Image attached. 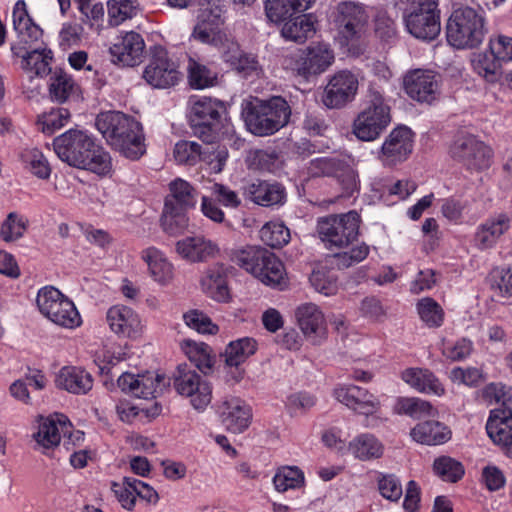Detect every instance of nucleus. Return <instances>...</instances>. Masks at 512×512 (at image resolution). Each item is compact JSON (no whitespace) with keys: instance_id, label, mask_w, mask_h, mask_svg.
Masks as SVG:
<instances>
[{"instance_id":"nucleus-11","label":"nucleus","mask_w":512,"mask_h":512,"mask_svg":"<svg viewBox=\"0 0 512 512\" xmlns=\"http://www.w3.org/2000/svg\"><path fill=\"white\" fill-rule=\"evenodd\" d=\"M368 15L365 9L353 2H343L337 6L334 26L337 40L342 46L358 41L365 32Z\"/></svg>"},{"instance_id":"nucleus-53","label":"nucleus","mask_w":512,"mask_h":512,"mask_svg":"<svg viewBox=\"0 0 512 512\" xmlns=\"http://www.w3.org/2000/svg\"><path fill=\"white\" fill-rule=\"evenodd\" d=\"M133 481H136L134 477H123L120 482H112L111 490L115 497L126 510H133L136 504V490L137 486Z\"/></svg>"},{"instance_id":"nucleus-22","label":"nucleus","mask_w":512,"mask_h":512,"mask_svg":"<svg viewBox=\"0 0 512 512\" xmlns=\"http://www.w3.org/2000/svg\"><path fill=\"white\" fill-rule=\"evenodd\" d=\"M335 61V55L327 43H317L306 48L296 64L297 74L309 78L325 72Z\"/></svg>"},{"instance_id":"nucleus-58","label":"nucleus","mask_w":512,"mask_h":512,"mask_svg":"<svg viewBox=\"0 0 512 512\" xmlns=\"http://www.w3.org/2000/svg\"><path fill=\"white\" fill-rule=\"evenodd\" d=\"M378 490L385 499L397 502L403 495V489L400 480L394 474L379 473Z\"/></svg>"},{"instance_id":"nucleus-17","label":"nucleus","mask_w":512,"mask_h":512,"mask_svg":"<svg viewBox=\"0 0 512 512\" xmlns=\"http://www.w3.org/2000/svg\"><path fill=\"white\" fill-rule=\"evenodd\" d=\"M403 88L411 99L432 104L440 95V80L432 70L414 69L405 74Z\"/></svg>"},{"instance_id":"nucleus-40","label":"nucleus","mask_w":512,"mask_h":512,"mask_svg":"<svg viewBox=\"0 0 512 512\" xmlns=\"http://www.w3.org/2000/svg\"><path fill=\"white\" fill-rule=\"evenodd\" d=\"M197 196L196 189L189 182L177 178L169 184L164 206L188 210L195 207Z\"/></svg>"},{"instance_id":"nucleus-47","label":"nucleus","mask_w":512,"mask_h":512,"mask_svg":"<svg viewBox=\"0 0 512 512\" xmlns=\"http://www.w3.org/2000/svg\"><path fill=\"white\" fill-rule=\"evenodd\" d=\"M161 225L163 230L171 236L183 234L189 226L187 210L164 206Z\"/></svg>"},{"instance_id":"nucleus-54","label":"nucleus","mask_w":512,"mask_h":512,"mask_svg":"<svg viewBox=\"0 0 512 512\" xmlns=\"http://www.w3.org/2000/svg\"><path fill=\"white\" fill-rule=\"evenodd\" d=\"M433 469L443 481L451 483L459 481L464 475L463 465L449 456L435 459Z\"/></svg>"},{"instance_id":"nucleus-8","label":"nucleus","mask_w":512,"mask_h":512,"mask_svg":"<svg viewBox=\"0 0 512 512\" xmlns=\"http://www.w3.org/2000/svg\"><path fill=\"white\" fill-rule=\"evenodd\" d=\"M36 303L41 314L58 326L73 329L82 323L73 301L53 286L41 288Z\"/></svg>"},{"instance_id":"nucleus-9","label":"nucleus","mask_w":512,"mask_h":512,"mask_svg":"<svg viewBox=\"0 0 512 512\" xmlns=\"http://www.w3.org/2000/svg\"><path fill=\"white\" fill-rule=\"evenodd\" d=\"M361 217L355 210L320 218L317 231L327 247L344 248L357 239Z\"/></svg>"},{"instance_id":"nucleus-39","label":"nucleus","mask_w":512,"mask_h":512,"mask_svg":"<svg viewBox=\"0 0 512 512\" xmlns=\"http://www.w3.org/2000/svg\"><path fill=\"white\" fill-rule=\"evenodd\" d=\"M410 435L418 443L440 445L451 438V431L443 423L430 420L417 424L411 430Z\"/></svg>"},{"instance_id":"nucleus-51","label":"nucleus","mask_w":512,"mask_h":512,"mask_svg":"<svg viewBox=\"0 0 512 512\" xmlns=\"http://www.w3.org/2000/svg\"><path fill=\"white\" fill-rule=\"evenodd\" d=\"M173 154L179 164L195 165L199 160L206 159V151L195 141L177 142Z\"/></svg>"},{"instance_id":"nucleus-26","label":"nucleus","mask_w":512,"mask_h":512,"mask_svg":"<svg viewBox=\"0 0 512 512\" xmlns=\"http://www.w3.org/2000/svg\"><path fill=\"white\" fill-rule=\"evenodd\" d=\"M511 219L506 213H497L478 225L474 233V245L479 250L496 246L500 238L510 229Z\"/></svg>"},{"instance_id":"nucleus-19","label":"nucleus","mask_w":512,"mask_h":512,"mask_svg":"<svg viewBox=\"0 0 512 512\" xmlns=\"http://www.w3.org/2000/svg\"><path fill=\"white\" fill-rule=\"evenodd\" d=\"M117 384L123 392L143 399L156 398L166 386L164 375L152 372L138 375L123 372L118 377Z\"/></svg>"},{"instance_id":"nucleus-2","label":"nucleus","mask_w":512,"mask_h":512,"mask_svg":"<svg viewBox=\"0 0 512 512\" xmlns=\"http://www.w3.org/2000/svg\"><path fill=\"white\" fill-rule=\"evenodd\" d=\"M95 126L107 143L124 157L137 160L145 154L143 128L134 117L119 111L102 112Z\"/></svg>"},{"instance_id":"nucleus-29","label":"nucleus","mask_w":512,"mask_h":512,"mask_svg":"<svg viewBox=\"0 0 512 512\" xmlns=\"http://www.w3.org/2000/svg\"><path fill=\"white\" fill-rule=\"evenodd\" d=\"M228 273L229 267L222 263L209 266L200 281L203 292L218 302L228 301L230 298Z\"/></svg>"},{"instance_id":"nucleus-1","label":"nucleus","mask_w":512,"mask_h":512,"mask_svg":"<svg viewBox=\"0 0 512 512\" xmlns=\"http://www.w3.org/2000/svg\"><path fill=\"white\" fill-rule=\"evenodd\" d=\"M53 149L61 161L72 167L99 175H105L111 169L109 153L87 131L67 130L54 138Z\"/></svg>"},{"instance_id":"nucleus-57","label":"nucleus","mask_w":512,"mask_h":512,"mask_svg":"<svg viewBox=\"0 0 512 512\" xmlns=\"http://www.w3.org/2000/svg\"><path fill=\"white\" fill-rule=\"evenodd\" d=\"M27 220L16 212H11L1 225L0 236L5 242H12L23 236Z\"/></svg>"},{"instance_id":"nucleus-5","label":"nucleus","mask_w":512,"mask_h":512,"mask_svg":"<svg viewBox=\"0 0 512 512\" xmlns=\"http://www.w3.org/2000/svg\"><path fill=\"white\" fill-rule=\"evenodd\" d=\"M486 32L484 11L481 8L459 7L452 12L446 25L447 42L457 49L479 46Z\"/></svg>"},{"instance_id":"nucleus-24","label":"nucleus","mask_w":512,"mask_h":512,"mask_svg":"<svg viewBox=\"0 0 512 512\" xmlns=\"http://www.w3.org/2000/svg\"><path fill=\"white\" fill-rule=\"evenodd\" d=\"M144 49L145 42L142 36L130 31L118 36L109 52L114 63L133 67L141 62Z\"/></svg>"},{"instance_id":"nucleus-30","label":"nucleus","mask_w":512,"mask_h":512,"mask_svg":"<svg viewBox=\"0 0 512 512\" xmlns=\"http://www.w3.org/2000/svg\"><path fill=\"white\" fill-rule=\"evenodd\" d=\"M12 54L22 58L21 67L35 76H44L51 71V61L53 54L50 49L45 47H35L28 50L22 46H11Z\"/></svg>"},{"instance_id":"nucleus-10","label":"nucleus","mask_w":512,"mask_h":512,"mask_svg":"<svg viewBox=\"0 0 512 512\" xmlns=\"http://www.w3.org/2000/svg\"><path fill=\"white\" fill-rule=\"evenodd\" d=\"M449 153L453 159L469 170H485L492 164V149L471 134L457 135L450 146Z\"/></svg>"},{"instance_id":"nucleus-55","label":"nucleus","mask_w":512,"mask_h":512,"mask_svg":"<svg viewBox=\"0 0 512 512\" xmlns=\"http://www.w3.org/2000/svg\"><path fill=\"white\" fill-rule=\"evenodd\" d=\"M137 11V5L132 0L108 1V17L112 26H118L125 20L133 18Z\"/></svg>"},{"instance_id":"nucleus-52","label":"nucleus","mask_w":512,"mask_h":512,"mask_svg":"<svg viewBox=\"0 0 512 512\" xmlns=\"http://www.w3.org/2000/svg\"><path fill=\"white\" fill-rule=\"evenodd\" d=\"M273 484L279 492L300 488L304 484V474L297 467H282L274 475Z\"/></svg>"},{"instance_id":"nucleus-28","label":"nucleus","mask_w":512,"mask_h":512,"mask_svg":"<svg viewBox=\"0 0 512 512\" xmlns=\"http://www.w3.org/2000/svg\"><path fill=\"white\" fill-rule=\"evenodd\" d=\"M258 348L257 341L251 337L239 338L231 341L225 349V363L230 368H237L252 356ZM244 371L236 369L235 371H227L226 381L234 384L243 378Z\"/></svg>"},{"instance_id":"nucleus-56","label":"nucleus","mask_w":512,"mask_h":512,"mask_svg":"<svg viewBox=\"0 0 512 512\" xmlns=\"http://www.w3.org/2000/svg\"><path fill=\"white\" fill-rule=\"evenodd\" d=\"M69 118L70 113L67 109H53L38 118L37 126L44 134L51 135L64 127L68 123Z\"/></svg>"},{"instance_id":"nucleus-31","label":"nucleus","mask_w":512,"mask_h":512,"mask_svg":"<svg viewBox=\"0 0 512 512\" xmlns=\"http://www.w3.org/2000/svg\"><path fill=\"white\" fill-rule=\"evenodd\" d=\"M177 253L189 262H204L210 257H214L219 248L213 241L204 236H190L176 243Z\"/></svg>"},{"instance_id":"nucleus-41","label":"nucleus","mask_w":512,"mask_h":512,"mask_svg":"<svg viewBox=\"0 0 512 512\" xmlns=\"http://www.w3.org/2000/svg\"><path fill=\"white\" fill-rule=\"evenodd\" d=\"M501 60L490 47L474 54L471 65L473 71L489 83H496L501 79Z\"/></svg>"},{"instance_id":"nucleus-49","label":"nucleus","mask_w":512,"mask_h":512,"mask_svg":"<svg viewBox=\"0 0 512 512\" xmlns=\"http://www.w3.org/2000/svg\"><path fill=\"white\" fill-rule=\"evenodd\" d=\"M417 313L428 328H438L444 322V310L431 297L420 299L416 304Z\"/></svg>"},{"instance_id":"nucleus-18","label":"nucleus","mask_w":512,"mask_h":512,"mask_svg":"<svg viewBox=\"0 0 512 512\" xmlns=\"http://www.w3.org/2000/svg\"><path fill=\"white\" fill-rule=\"evenodd\" d=\"M358 77L349 70H340L330 77L322 96L323 104L338 109L351 102L358 91Z\"/></svg>"},{"instance_id":"nucleus-15","label":"nucleus","mask_w":512,"mask_h":512,"mask_svg":"<svg viewBox=\"0 0 512 512\" xmlns=\"http://www.w3.org/2000/svg\"><path fill=\"white\" fill-rule=\"evenodd\" d=\"M143 78L153 88L165 89L176 85L181 73L167 50L157 48L143 71Z\"/></svg>"},{"instance_id":"nucleus-45","label":"nucleus","mask_w":512,"mask_h":512,"mask_svg":"<svg viewBox=\"0 0 512 512\" xmlns=\"http://www.w3.org/2000/svg\"><path fill=\"white\" fill-rule=\"evenodd\" d=\"M78 87L72 76L64 71H55L49 80V94L53 101L63 103L77 91Z\"/></svg>"},{"instance_id":"nucleus-12","label":"nucleus","mask_w":512,"mask_h":512,"mask_svg":"<svg viewBox=\"0 0 512 512\" xmlns=\"http://www.w3.org/2000/svg\"><path fill=\"white\" fill-rule=\"evenodd\" d=\"M335 398L355 413L366 417V427H375L380 418L376 416L381 408L379 398L366 388L357 385H343L334 389Z\"/></svg>"},{"instance_id":"nucleus-25","label":"nucleus","mask_w":512,"mask_h":512,"mask_svg":"<svg viewBox=\"0 0 512 512\" xmlns=\"http://www.w3.org/2000/svg\"><path fill=\"white\" fill-rule=\"evenodd\" d=\"M219 416L225 428L235 434L245 431L252 419L251 407L238 397L223 400L219 406Z\"/></svg>"},{"instance_id":"nucleus-4","label":"nucleus","mask_w":512,"mask_h":512,"mask_svg":"<svg viewBox=\"0 0 512 512\" xmlns=\"http://www.w3.org/2000/svg\"><path fill=\"white\" fill-rule=\"evenodd\" d=\"M291 110L285 99L272 97L269 100L247 102L242 110L247 129L256 136H269L284 127L290 118Z\"/></svg>"},{"instance_id":"nucleus-21","label":"nucleus","mask_w":512,"mask_h":512,"mask_svg":"<svg viewBox=\"0 0 512 512\" xmlns=\"http://www.w3.org/2000/svg\"><path fill=\"white\" fill-rule=\"evenodd\" d=\"M71 428L72 424L65 415L55 413L40 419L38 431L33 437L42 448V453L48 455L49 450L59 445L62 437L72 436Z\"/></svg>"},{"instance_id":"nucleus-23","label":"nucleus","mask_w":512,"mask_h":512,"mask_svg":"<svg viewBox=\"0 0 512 512\" xmlns=\"http://www.w3.org/2000/svg\"><path fill=\"white\" fill-rule=\"evenodd\" d=\"M110 330L120 338L135 339L142 332V322L136 311L125 305L111 306L106 312Z\"/></svg>"},{"instance_id":"nucleus-35","label":"nucleus","mask_w":512,"mask_h":512,"mask_svg":"<svg viewBox=\"0 0 512 512\" xmlns=\"http://www.w3.org/2000/svg\"><path fill=\"white\" fill-rule=\"evenodd\" d=\"M56 386L69 393L86 394L93 387V377L81 367L64 366L57 374Z\"/></svg>"},{"instance_id":"nucleus-16","label":"nucleus","mask_w":512,"mask_h":512,"mask_svg":"<svg viewBox=\"0 0 512 512\" xmlns=\"http://www.w3.org/2000/svg\"><path fill=\"white\" fill-rule=\"evenodd\" d=\"M224 7L209 2L198 16V23L194 27L192 37L203 44L218 47L228 36L223 30Z\"/></svg>"},{"instance_id":"nucleus-64","label":"nucleus","mask_w":512,"mask_h":512,"mask_svg":"<svg viewBox=\"0 0 512 512\" xmlns=\"http://www.w3.org/2000/svg\"><path fill=\"white\" fill-rule=\"evenodd\" d=\"M309 281L317 292L326 296L334 295L337 292L338 286L336 279L325 271H313Z\"/></svg>"},{"instance_id":"nucleus-7","label":"nucleus","mask_w":512,"mask_h":512,"mask_svg":"<svg viewBox=\"0 0 512 512\" xmlns=\"http://www.w3.org/2000/svg\"><path fill=\"white\" fill-rule=\"evenodd\" d=\"M367 106L353 123V133L362 141L377 139L391 122L390 107L386 104L383 92L370 87Z\"/></svg>"},{"instance_id":"nucleus-33","label":"nucleus","mask_w":512,"mask_h":512,"mask_svg":"<svg viewBox=\"0 0 512 512\" xmlns=\"http://www.w3.org/2000/svg\"><path fill=\"white\" fill-rule=\"evenodd\" d=\"M244 195L261 206L282 205L286 199L285 188L278 183L257 180L244 188Z\"/></svg>"},{"instance_id":"nucleus-62","label":"nucleus","mask_w":512,"mask_h":512,"mask_svg":"<svg viewBox=\"0 0 512 512\" xmlns=\"http://www.w3.org/2000/svg\"><path fill=\"white\" fill-rule=\"evenodd\" d=\"M473 350V343L469 339L461 338L456 342H447L443 345V355L452 361L466 359Z\"/></svg>"},{"instance_id":"nucleus-20","label":"nucleus","mask_w":512,"mask_h":512,"mask_svg":"<svg viewBox=\"0 0 512 512\" xmlns=\"http://www.w3.org/2000/svg\"><path fill=\"white\" fill-rule=\"evenodd\" d=\"M414 133L406 126L394 128L382 144L380 160L393 166L408 159L413 151Z\"/></svg>"},{"instance_id":"nucleus-50","label":"nucleus","mask_w":512,"mask_h":512,"mask_svg":"<svg viewBox=\"0 0 512 512\" xmlns=\"http://www.w3.org/2000/svg\"><path fill=\"white\" fill-rule=\"evenodd\" d=\"M260 238L267 246L280 248L290 241V231L282 222L271 221L261 228Z\"/></svg>"},{"instance_id":"nucleus-3","label":"nucleus","mask_w":512,"mask_h":512,"mask_svg":"<svg viewBox=\"0 0 512 512\" xmlns=\"http://www.w3.org/2000/svg\"><path fill=\"white\" fill-rule=\"evenodd\" d=\"M231 260L267 286L281 290L286 286L283 263L266 248L248 245L236 249Z\"/></svg>"},{"instance_id":"nucleus-32","label":"nucleus","mask_w":512,"mask_h":512,"mask_svg":"<svg viewBox=\"0 0 512 512\" xmlns=\"http://www.w3.org/2000/svg\"><path fill=\"white\" fill-rule=\"evenodd\" d=\"M486 431L496 445L503 448L512 446V410H491L486 423Z\"/></svg>"},{"instance_id":"nucleus-59","label":"nucleus","mask_w":512,"mask_h":512,"mask_svg":"<svg viewBox=\"0 0 512 512\" xmlns=\"http://www.w3.org/2000/svg\"><path fill=\"white\" fill-rule=\"evenodd\" d=\"M449 378L453 383L476 387L484 380V374L476 367H455L450 371Z\"/></svg>"},{"instance_id":"nucleus-36","label":"nucleus","mask_w":512,"mask_h":512,"mask_svg":"<svg viewBox=\"0 0 512 512\" xmlns=\"http://www.w3.org/2000/svg\"><path fill=\"white\" fill-rule=\"evenodd\" d=\"M12 18L14 30L17 32L21 43L28 45L41 37L42 30L29 16L24 0H18L15 3Z\"/></svg>"},{"instance_id":"nucleus-43","label":"nucleus","mask_w":512,"mask_h":512,"mask_svg":"<svg viewBox=\"0 0 512 512\" xmlns=\"http://www.w3.org/2000/svg\"><path fill=\"white\" fill-rule=\"evenodd\" d=\"M314 32L313 21L309 15L303 13L288 19L281 31L284 38L298 43L305 42Z\"/></svg>"},{"instance_id":"nucleus-42","label":"nucleus","mask_w":512,"mask_h":512,"mask_svg":"<svg viewBox=\"0 0 512 512\" xmlns=\"http://www.w3.org/2000/svg\"><path fill=\"white\" fill-rule=\"evenodd\" d=\"M352 454L363 461L377 459L383 455V444L372 434L364 433L354 438L349 444Z\"/></svg>"},{"instance_id":"nucleus-27","label":"nucleus","mask_w":512,"mask_h":512,"mask_svg":"<svg viewBox=\"0 0 512 512\" xmlns=\"http://www.w3.org/2000/svg\"><path fill=\"white\" fill-rule=\"evenodd\" d=\"M299 327L305 337L313 344H320L327 336V327L324 314L313 303H306L296 311Z\"/></svg>"},{"instance_id":"nucleus-60","label":"nucleus","mask_w":512,"mask_h":512,"mask_svg":"<svg viewBox=\"0 0 512 512\" xmlns=\"http://www.w3.org/2000/svg\"><path fill=\"white\" fill-rule=\"evenodd\" d=\"M187 326L202 334H215L218 331L217 325L211 319L198 310H192L183 315Z\"/></svg>"},{"instance_id":"nucleus-63","label":"nucleus","mask_w":512,"mask_h":512,"mask_svg":"<svg viewBox=\"0 0 512 512\" xmlns=\"http://www.w3.org/2000/svg\"><path fill=\"white\" fill-rule=\"evenodd\" d=\"M26 162L33 175L40 179H48L51 174V167L43 153L37 149H33L26 155Z\"/></svg>"},{"instance_id":"nucleus-34","label":"nucleus","mask_w":512,"mask_h":512,"mask_svg":"<svg viewBox=\"0 0 512 512\" xmlns=\"http://www.w3.org/2000/svg\"><path fill=\"white\" fill-rule=\"evenodd\" d=\"M401 379L420 393L438 397L445 394L443 384L438 377L428 369L407 368L401 373Z\"/></svg>"},{"instance_id":"nucleus-14","label":"nucleus","mask_w":512,"mask_h":512,"mask_svg":"<svg viewBox=\"0 0 512 512\" xmlns=\"http://www.w3.org/2000/svg\"><path fill=\"white\" fill-rule=\"evenodd\" d=\"M173 386L178 394L190 397L192 406L203 410L211 402L212 387L187 364H180L174 374Z\"/></svg>"},{"instance_id":"nucleus-38","label":"nucleus","mask_w":512,"mask_h":512,"mask_svg":"<svg viewBox=\"0 0 512 512\" xmlns=\"http://www.w3.org/2000/svg\"><path fill=\"white\" fill-rule=\"evenodd\" d=\"M142 260L147 264L151 277L161 285L173 279V265L162 251L156 247H148L141 252Z\"/></svg>"},{"instance_id":"nucleus-48","label":"nucleus","mask_w":512,"mask_h":512,"mask_svg":"<svg viewBox=\"0 0 512 512\" xmlns=\"http://www.w3.org/2000/svg\"><path fill=\"white\" fill-rule=\"evenodd\" d=\"M188 79L194 89H205L217 83V73L206 65L190 58L188 62Z\"/></svg>"},{"instance_id":"nucleus-6","label":"nucleus","mask_w":512,"mask_h":512,"mask_svg":"<svg viewBox=\"0 0 512 512\" xmlns=\"http://www.w3.org/2000/svg\"><path fill=\"white\" fill-rule=\"evenodd\" d=\"M189 105V121L194 135L207 144L214 143L226 121L224 103L207 96H191Z\"/></svg>"},{"instance_id":"nucleus-44","label":"nucleus","mask_w":512,"mask_h":512,"mask_svg":"<svg viewBox=\"0 0 512 512\" xmlns=\"http://www.w3.org/2000/svg\"><path fill=\"white\" fill-rule=\"evenodd\" d=\"M394 412L399 415H407L414 419L434 416L437 410L429 401L418 397H399L394 406Z\"/></svg>"},{"instance_id":"nucleus-61","label":"nucleus","mask_w":512,"mask_h":512,"mask_svg":"<svg viewBox=\"0 0 512 512\" xmlns=\"http://www.w3.org/2000/svg\"><path fill=\"white\" fill-rule=\"evenodd\" d=\"M492 288L499 296L512 297V266L496 268L492 272Z\"/></svg>"},{"instance_id":"nucleus-46","label":"nucleus","mask_w":512,"mask_h":512,"mask_svg":"<svg viewBox=\"0 0 512 512\" xmlns=\"http://www.w3.org/2000/svg\"><path fill=\"white\" fill-rule=\"evenodd\" d=\"M182 349L188 359L204 374L211 371L213 367V358L211 356V348L205 343H197L187 340L184 342Z\"/></svg>"},{"instance_id":"nucleus-13","label":"nucleus","mask_w":512,"mask_h":512,"mask_svg":"<svg viewBox=\"0 0 512 512\" xmlns=\"http://www.w3.org/2000/svg\"><path fill=\"white\" fill-rule=\"evenodd\" d=\"M408 32L421 40H434L441 31L440 16L434 0H419L405 16Z\"/></svg>"},{"instance_id":"nucleus-37","label":"nucleus","mask_w":512,"mask_h":512,"mask_svg":"<svg viewBox=\"0 0 512 512\" xmlns=\"http://www.w3.org/2000/svg\"><path fill=\"white\" fill-rule=\"evenodd\" d=\"M313 0H267L265 13L274 23L284 22L311 7Z\"/></svg>"}]
</instances>
